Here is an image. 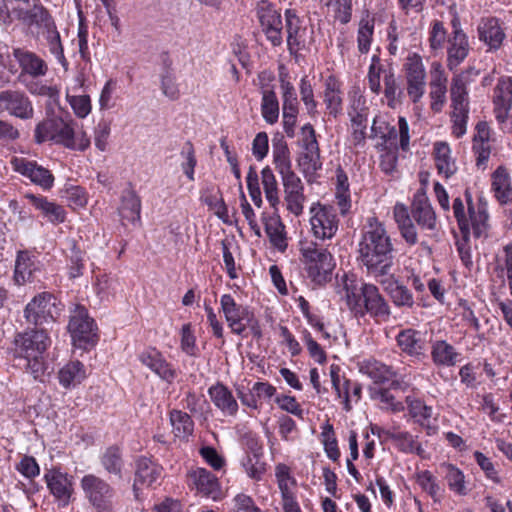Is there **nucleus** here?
<instances>
[{
    "label": "nucleus",
    "instance_id": "1",
    "mask_svg": "<svg viewBox=\"0 0 512 512\" xmlns=\"http://www.w3.org/2000/svg\"><path fill=\"white\" fill-rule=\"evenodd\" d=\"M357 261L374 279L391 274L394 268V248L384 223L368 217L358 242Z\"/></svg>",
    "mask_w": 512,
    "mask_h": 512
},
{
    "label": "nucleus",
    "instance_id": "2",
    "mask_svg": "<svg viewBox=\"0 0 512 512\" xmlns=\"http://www.w3.org/2000/svg\"><path fill=\"white\" fill-rule=\"evenodd\" d=\"M343 289L346 304L356 317L368 314L379 322L389 320L390 306L376 285L345 277Z\"/></svg>",
    "mask_w": 512,
    "mask_h": 512
},
{
    "label": "nucleus",
    "instance_id": "3",
    "mask_svg": "<svg viewBox=\"0 0 512 512\" xmlns=\"http://www.w3.org/2000/svg\"><path fill=\"white\" fill-rule=\"evenodd\" d=\"M51 345V339L44 328H30L17 333L13 341L15 359L23 361V368L35 380L42 381L47 370L45 353Z\"/></svg>",
    "mask_w": 512,
    "mask_h": 512
},
{
    "label": "nucleus",
    "instance_id": "4",
    "mask_svg": "<svg viewBox=\"0 0 512 512\" xmlns=\"http://www.w3.org/2000/svg\"><path fill=\"white\" fill-rule=\"evenodd\" d=\"M452 211L463 237L470 238L471 233L475 238L488 236L490 229L488 204L482 196L475 202L472 194L466 190L463 197L453 199Z\"/></svg>",
    "mask_w": 512,
    "mask_h": 512
},
{
    "label": "nucleus",
    "instance_id": "5",
    "mask_svg": "<svg viewBox=\"0 0 512 512\" xmlns=\"http://www.w3.org/2000/svg\"><path fill=\"white\" fill-rule=\"evenodd\" d=\"M300 252L309 278L317 284L325 283L335 267L332 254L312 241L301 242Z\"/></svg>",
    "mask_w": 512,
    "mask_h": 512
},
{
    "label": "nucleus",
    "instance_id": "6",
    "mask_svg": "<svg viewBox=\"0 0 512 512\" xmlns=\"http://www.w3.org/2000/svg\"><path fill=\"white\" fill-rule=\"evenodd\" d=\"M80 486L92 512H115V490L106 480L87 474Z\"/></svg>",
    "mask_w": 512,
    "mask_h": 512
},
{
    "label": "nucleus",
    "instance_id": "7",
    "mask_svg": "<svg viewBox=\"0 0 512 512\" xmlns=\"http://www.w3.org/2000/svg\"><path fill=\"white\" fill-rule=\"evenodd\" d=\"M256 17L266 40L273 46L279 47L284 42V23L281 9L269 0H261L256 5Z\"/></svg>",
    "mask_w": 512,
    "mask_h": 512
},
{
    "label": "nucleus",
    "instance_id": "8",
    "mask_svg": "<svg viewBox=\"0 0 512 512\" xmlns=\"http://www.w3.org/2000/svg\"><path fill=\"white\" fill-rule=\"evenodd\" d=\"M73 345L80 349H88L97 342V327L83 306H76L68 324Z\"/></svg>",
    "mask_w": 512,
    "mask_h": 512
},
{
    "label": "nucleus",
    "instance_id": "9",
    "mask_svg": "<svg viewBox=\"0 0 512 512\" xmlns=\"http://www.w3.org/2000/svg\"><path fill=\"white\" fill-rule=\"evenodd\" d=\"M59 314L56 298L49 292L35 295L25 306L23 317L27 323L41 327L53 323Z\"/></svg>",
    "mask_w": 512,
    "mask_h": 512
},
{
    "label": "nucleus",
    "instance_id": "10",
    "mask_svg": "<svg viewBox=\"0 0 512 512\" xmlns=\"http://www.w3.org/2000/svg\"><path fill=\"white\" fill-rule=\"evenodd\" d=\"M301 133L302 151L297 158V165L303 175L308 178L312 177L322 168V162L320 160L319 144L313 126L309 123L305 124L301 129Z\"/></svg>",
    "mask_w": 512,
    "mask_h": 512
},
{
    "label": "nucleus",
    "instance_id": "11",
    "mask_svg": "<svg viewBox=\"0 0 512 512\" xmlns=\"http://www.w3.org/2000/svg\"><path fill=\"white\" fill-rule=\"evenodd\" d=\"M406 91L413 103H417L426 91V69L417 53L410 54L404 64Z\"/></svg>",
    "mask_w": 512,
    "mask_h": 512
},
{
    "label": "nucleus",
    "instance_id": "12",
    "mask_svg": "<svg viewBox=\"0 0 512 512\" xmlns=\"http://www.w3.org/2000/svg\"><path fill=\"white\" fill-rule=\"evenodd\" d=\"M310 213L311 229L316 238L325 240L336 235L339 218L334 207L317 204L311 207Z\"/></svg>",
    "mask_w": 512,
    "mask_h": 512
},
{
    "label": "nucleus",
    "instance_id": "13",
    "mask_svg": "<svg viewBox=\"0 0 512 512\" xmlns=\"http://www.w3.org/2000/svg\"><path fill=\"white\" fill-rule=\"evenodd\" d=\"M220 308L232 333L245 335V325L253 313L249 307L238 304L231 294H223L220 298Z\"/></svg>",
    "mask_w": 512,
    "mask_h": 512
},
{
    "label": "nucleus",
    "instance_id": "14",
    "mask_svg": "<svg viewBox=\"0 0 512 512\" xmlns=\"http://www.w3.org/2000/svg\"><path fill=\"white\" fill-rule=\"evenodd\" d=\"M283 27V32L285 31L286 34L287 49L290 55L297 56L301 50L306 48L307 28L295 9L288 8L284 11Z\"/></svg>",
    "mask_w": 512,
    "mask_h": 512
},
{
    "label": "nucleus",
    "instance_id": "15",
    "mask_svg": "<svg viewBox=\"0 0 512 512\" xmlns=\"http://www.w3.org/2000/svg\"><path fill=\"white\" fill-rule=\"evenodd\" d=\"M11 164L16 172L29 179L43 191H49L54 186L55 178L52 172L42 165H39L36 161L25 158H14Z\"/></svg>",
    "mask_w": 512,
    "mask_h": 512
},
{
    "label": "nucleus",
    "instance_id": "16",
    "mask_svg": "<svg viewBox=\"0 0 512 512\" xmlns=\"http://www.w3.org/2000/svg\"><path fill=\"white\" fill-rule=\"evenodd\" d=\"M339 371L340 368L338 366L331 365V383L337 397L341 399L343 409L349 412L352 409V403H358L361 400L362 385L345 377L341 378Z\"/></svg>",
    "mask_w": 512,
    "mask_h": 512
},
{
    "label": "nucleus",
    "instance_id": "17",
    "mask_svg": "<svg viewBox=\"0 0 512 512\" xmlns=\"http://www.w3.org/2000/svg\"><path fill=\"white\" fill-rule=\"evenodd\" d=\"M0 109L22 120L31 119L34 115L31 100L23 91L19 90L0 92Z\"/></svg>",
    "mask_w": 512,
    "mask_h": 512
},
{
    "label": "nucleus",
    "instance_id": "18",
    "mask_svg": "<svg viewBox=\"0 0 512 512\" xmlns=\"http://www.w3.org/2000/svg\"><path fill=\"white\" fill-rule=\"evenodd\" d=\"M78 125L72 119L61 118L54 142L71 150L84 151L90 145V138L84 131L77 130Z\"/></svg>",
    "mask_w": 512,
    "mask_h": 512
},
{
    "label": "nucleus",
    "instance_id": "19",
    "mask_svg": "<svg viewBox=\"0 0 512 512\" xmlns=\"http://www.w3.org/2000/svg\"><path fill=\"white\" fill-rule=\"evenodd\" d=\"M359 372L369 377L374 386L385 384L389 381L392 389L400 388L398 373L391 367L376 359H366L359 363Z\"/></svg>",
    "mask_w": 512,
    "mask_h": 512
},
{
    "label": "nucleus",
    "instance_id": "20",
    "mask_svg": "<svg viewBox=\"0 0 512 512\" xmlns=\"http://www.w3.org/2000/svg\"><path fill=\"white\" fill-rule=\"evenodd\" d=\"M139 361L155 373L160 379L171 384L177 377V371L156 348H147L138 356Z\"/></svg>",
    "mask_w": 512,
    "mask_h": 512
},
{
    "label": "nucleus",
    "instance_id": "21",
    "mask_svg": "<svg viewBox=\"0 0 512 512\" xmlns=\"http://www.w3.org/2000/svg\"><path fill=\"white\" fill-rule=\"evenodd\" d=\"M378 147L381 150L397 151L399 148L405 152L409 150V125L405 117L399 116L397 126H389L384 136H382Z\"/></svg>",
    "mask_w": 512,
    "mask_h": 512
},
{
    "label": "nucleus",
    "instance_id": "22",
    "mask_svg": "<svg viewBox=\"0 0 512 512\" xmlns=\"http://www.w3.org/2000/svg\"><path fill=\"white\" fill-rule=\"evenodd\" d=\"M493 104L495 118L499 123H504L512 110V78L501 77L493 92Z\"/></svg>",
    "mask_w": 512,
    "mask_h": 512
},
{
    "label": "nucleus",
    "instance_id": "23",
    "mask_svg": "<svg viewBox=\"0 0 512 512\" xmlns=\"http://www.w3.org/2000/svg\"><path fill=\"white\" fill-rule=\"evenodd\" d=\"M12 55L21 69L20 77L28 75L36 79L46 75L48 66L36 53L24 48H14Z\"/></svg>",
    "mask_w": 512,
    "mask_h": 512
},
{
    "label": "nucleus",
    "instance_id": "24",
    "mask_svg": "<svg viewBox=\"0 0 512 512\" xmlns=\"http://www.w3.org/2000/svg\"><path fill=\"white\" fill-rule=\"evenodd\" d=\"M470 46L467 35L459 28H455L447 40L446 65L450 71L457 67L467 58Z\"/></svg>",
    "mask_w": 512,
    "mask_h": 512
},
{
    "label": "nucleus",
    "instance_id": "25",
    "mask_svg": "<svg viewBox=\"0 0 512 512\" xmlns=\"http://www.w3.org/2000/svg\"><path fill=\"white\" fill-rule=\"evenodd\" d=\"M375 280L382 285L384 291L396 307L410 309L414 306L413 294L395 278L393 270L390 275L379 277V279Z\"/></svg>",
    "mask_w": 512,
    "mask_h": 512
},
{
    "label": "nucleus",
    "instance_id": "26",
    "mask_svg": "<svg viewBox=\"0 0 512 512\" xmlns=\"http://www.w3.org/2000/svg\"><path fill=\"white\" fill-rule=\"evenodd\" d=\"M287 209L296 216L302 214L305 195L304 185L297 174L281 178Z\"/></svg>",
    "mask_w": 512,
    "mask_h": 512
},
{
    "label": "nucleus",
    "instance_id": "27",
    "mask_svg": "<svg viewBox=\"0 0 512 512\" xmlns=\"http://www.w3.org/2000/svg\"><path fill=\"white\" fill-rule=\"evenodd\" d=\"M45 481L59 505L67 506L73 493L71 477L60 470L52 469L45 474Z\"/></svg>",
    "mask_w": 512,
    "mask_h": 512
},
{
    "label": "nucleus",
    "instance_id": "28",
    "mask_svg": "<svg viewBox=\"0 0 512 512\" xmlns=\"http://www.w3.org/2000/svg\"><path fill=\"white\" fill-rule=\"evenodd\" d=\"M430 74L431 109L435 112H439L446 100L448 79L443 65L437 61L431 64Z\"/></svg>",
    "mask_w": 512,
    "mask_h": 512
},
{
    "label": "nucleus",
    "instance_id": "29",
    "mask_svg": "<svg viewBox=\"0 0 512 512\" xmlns=\"http://www.w3.org/2000/svg\"><path fill=\"white\" fill-rule=\"evenodd\" d=\"M411 215L416 223L425 230H435L436 214L424 192H417L413 197Z\"/></svg>",
    "mask_w": 512,
    "mask_h": 512
},
{
    "label": "nucleus",
    "instance_id": "30",
    "mask_svg": "<svg viewBox=\"0 0 512 512\" xmlns=\"http://www.w3.org/2000/svg\"><path fill=\"white\" fill-rule=\"evenodd\" d=\"M12 13L13 20L17 19L28 27L35 26L38 30L53 18L49 11L39 2H35L27 8L20 6L12 7Z\"/></svg>",
    "mask_w": 512,
    "mask_h": 512
},
{
    "label": "nucleus",
    "instance_id": "31",
    "mask_svg": "<svg viewBox=\"0 0 512 512\" xmlns=\"http://www.w3.org/2000/svg\"><path fill=\"white\" fill-rule=\"evenodd\" d=\"M24 197L51 224L57 225L65 222L66 211L63 206L56 202L49 201L47 197L42 195L26 193Z\"/></svg>",
    "mask_w": 512,
    "mask_h": 512
},
{
    "label": "nucleus",
    "instance_id": "32",
    "mask_svg": "<svg viewBox=\"0 0 512 512\" xmlns=\"http://www.w3.org/2000/svg\"><path fill=\"white\" fill-rule=\"evenodd\" d=\"M40 270V262L28 251H19L15 260L14 282L21 286L35 279Z\"/></svg>",
    "mask_w": 512,
    "mask_h": 512
},
{
    "label": "nucleus",
    "instance_id": "33",
    "mask_svg": "<svg viewBox=\"0 0 512 512\" xmlns=\"http://www.w3.org/2000/svg\"><path fill=\"white\" fill-rule=\"evenodd\" d=\"M208 395L214 406L221 411L224 416L234 417L237 415L238 403L227 386L222 383L212 385L208 389Z\"/></svg>",
    "mask_w": 512,
    "mask_h": 512
},
{
    "label": "nucleus",
    "instance_id": "34",
    "mask_svg": "<svg viewBox=\"0 0 512 512\" xmlns=\"http://www.w3.org/2000/svg\"><path fill=\"white\" fill-rule=\"evenodd\" d=\"M189 478L197 491L213 500L221 495L220 485L217 477L205 468H197L190 472Z\"/></svg>",
    "mask_w": 512,
    "mask_h": 512
},
{
    "label": "nucleus",
    "instance_id": "35",
    "mask_svg": "<svg viewBox=\"0 0 512 512\" xmlns=\"http://www.w3.org/2000/svg\"><path fill=\"white\" fill-rule=\"evenodd\" d=\"M162 467L153 460L141 457L136 462L134 489L138 487H151L162 476Z\"/></svg>",
    "mask_w": 512,
    "mask_h": 512
},
{
    "label": "nucleus",
    "instance_id": "36",
    "mask_svg": "<svg viewBox=\"0 0 512 512\" xmlns=\"http://www.w3.org/2000/svg\"><path fill=\"white\" fill-rule=\"evenodd\" d=\"M39 34L45 39L49 52L67 70L69 63L65 57L61 36L53 18L39 29Z\"/></svg>",
    "mask_w": 512,
    "mask_h": 512
},
{
    "label": "nucleus",
    "instance_id": "37",
    "mask_svg": "<svg viewBox=\"0 0 512 512\" xmlns=\"http://www.w3.org/2000/svg\"><path fill=\"white\" fill-rule=\"evenodd\" d=\"M401 351L410 357L420 359L424 356L425 340L422 332L415 329H404L396 337Z\"/></svg>",
    "mask_w": 512,
    "mask_h": 512
},
{
    "label": "nucleus",
    "instance_id": "38",
    "mask_svg": "<svg viewBox=\"0 0 512 512\" xmlns=\"http://www.w3.org/2000/svg\"><path fill=\"white\" fill-rule=\"evenodd\" d=\"M272 156L275 169L281 178L296 174L292 169L290 151L283 136L273 138Z\"/></svg>",
    "mask_w": 512,
    "mask_h": 512
},
{
    "label": "nucleus",
    "instance_id": "39",
    "mask_svg": "<svg viewBox=\"0 0 512 512\" xmlns=\"http://www.w3.org/2000/svg\"><path fill=\"white\" fill-rule=\"evenodd\" d=\"M393 217L405 242L409 245H415L418 241V235L407 206L396 203L393 208Z\"/></svg>",
    "mask_w": 512,
    "mask_h": 512
},
{
    "label": "nucleus",
    "instance_id": "40",
    "mask_svg": "<svg viewBox=\"0 0 512 512\" xmlns=\"http://www.w3.org/2000/svg\"><path fill=\"white\" fill-rule=\"evenodd\" d=\"M460 353L445 340L431 342V359L437 367H453L459 361Z\"/></svg>",
    "mask_w": 512,
    "mask_h": 512
},
{
    "label": "nucleus",
    "instance_id": "41",
    "mask_svg": "<svg viewBox=\"0 0 512 512\" xmlns=\"http://www.w3.org/2000/svg\"><path fill=\"white\" fill-rule=\"evenodd\" d=\"M119 216L133 225L141 224V199L134 190H125L118 208Z\"/></svg>",
    "mask_w": 512,
    "mask_h": 512
},
{
    "label": "nucleus",
    "instance_id": "42",
    "mask_svg": "<svg viewBox=\"0 0 512 512\" xmlns=\"http://www.w3.org/2000/svg\"><path fill=\"white\" fill-rule=\"evenodd\" d=\"M262 221L264 223L265 232L271 244L279 251L283 252L287 248V240L285 236V227L276 212L272 214L263 213Z\"/></svg>",
    "mask_w": 512,
    "mask_h": 512
},
{
    "label": "nucleus",
    "instance_id": "43",
    "mask_svg": "<svg viewBox=\"0 0 512 512\" xmlns=\"http://www.w3.org/2000/svg\"><path fill=\"white\" fill-rule=\"evenodd\" d=\"M479 39L490 49H498L505 38V33L496 18L483 19L478 27Z\"/></svg>",
    "mask_w": 512,
    "mask_h": 512
},
{
    "label": "nucleus",
    "instance_id": "44",
    "mask_svg": "<svg viewBox=\"0 0 512 512\" xmlns=\"http://www.w3.org/2000/svg\"><path fill=\"white\" fill-rule=\"evenodd\" d=\"M395 447L405 454H416L422 456L425 452L422 444L418 441V436L410 432L401 430L399 426H393L391 440Z\"/></svg>",
    "mask_w": 512,
    "mask_h": 512
},
{
    "label": "nucleus",
    "instance_id": "45",
    "mask_svg": "<svg viewBox=\"0 0 512 512\" xmlns=\"http://www.w3.org/2000/svg\"><path fill=\"white\" fill-rule=\"evenodd\" d=\"M492 190L501 204L512 202L511 178L503 166H499L492 174Z\"/></svg>",
    "mask_w": 512,
    "mask_h": 512
},
{
    "label": "nucleus",
    "instance_id": "46",
    "mask_svg": "<svg viewBox=\"0 0 512 512\" xmlns=\"http://www.w3.org/2000/svg\"><path fill=\"white\" fill-rule=\"evenodd\" d=\"M433 150L435 166L438 173L449 178L457 170L455 160L451 155L450 146L448 143L440 141L434 143Z\"/></svg>",
    "mask_w": 512,
    "mask_h": 512
},
{
    "label": "nucleus",
    "instance_id": "47",
    "mask_svg": "<svg viewBox=\"0 0 512 512\" xmlns=\"http://www.w3.org/2000/svg\"><path fill=\"white\" fill-rule=\"evenodd\" d=\"M375 29V18L369 11H365L359 20L357 29V48L361 54L370 51Z\"/></svg>",
    "mask_w": 512,
    "mask_h": 512
},
{
    "label": "nucleus",
    "instance_id": "48",
    "mask_svg": "<svg viewBox=\"0 0 512 512\" xmlns=\"http://www.w3.org/2000/svg\"><path fill=\"white\" fill-rule=\"evenodd\" d=\"M324 103L328 113L337 117L342 111L341 85L334 76H329L324 84Z\"/></svg>",
    "mask_w": 512,
    "mask_h": 512
},
{
    "label": "nucleus",
    "instance_id": "49",
    "mask_svg": "<svg viewBox=\"0 0 512 512\" xmlns=\"http://www.w3.org/2000/svg\"><path fill=\"white\" fill-rule=\"evenodd\" d=\"M169 420L175 438L187 441L193 434L194 422L188 413L173 409L169 413Z\"/></svg>",
    "mask_w": 512,
    "mask_h": 512
},
{
    "label": "nucleus",
    "instance_id": "50",
    "mask_svg": "<svg viewBox=\"0 0 512 512\" xmlns=\"http://www.w3.org/2000/svg\"><path fill=\"white\" fill-rule=\"evenodd\" d=\"M335 202L342 216H346L351 209V196L348 177L342 168L336 170Z\"/></svg>",
    "mask_w": 512,
    "mask_h": 512
},
{
    "label": "nucleus",
    "instance_id": "51",
    "mask_svg": "<svg viewBox=\"0 0 512 512\" xmlns=\"http://www.w3.org/2000/svg\"><path fill=\"white\" fill-rule=\"evenodd\" d=\"M440 468L444 474V479L452 492L459 496H465L468 494L469 490L465 481V475L458 467L450 463H442Z\"/></svg>",
    "mask_w": 512,
    "mask_h": 512
},
{
    "label": "nucleus",
    "instance_id": "52",
    "mask_svg": "<svg viewBox=\"0 0 512 512\" xmlns=\"http://www.w3.org/2000/svg\"><path fill=\"white\" fill-rule=\"evenodd\" d=\"M86 377L84 365L79 361H72L63 366L58 373L59 383L64 388L80 384Z\"/></svg>",
    "mask_w": 512,
    "mask_h": 512
},
{
    "label": "nucleus",
    "instance_id": "53",
    "mask_svg": "<svg viewBox=\"0 0 512 512\" xmlns=\"http://www.w3.org/2000/svg\"><path fill=\"white\" fill-rule=\"evenodd\" d=\"M467 84L466 74H455L452 78L450 94L453 110H469Z\"/></svg>",
    "mask_w": 512,
    "mask_h": 512
},
{
    "label": "nucleus",
    "instance_id": "54",
    "mask_svg": "<svg viewBox=\"0 0 512 512\" xmlns=\"http://www.w3.org/2000/svg\"><path fill=\"white\" fill-rule=\"evenodd\" d=\"M275 476L280 490L281 500L284 501L296 497L294 488L296 487L297 482L291 475L290 468L283 463H279L275 467Z\"/></svg>",
    "mask_w": 512,
    "mask_h": 512
},
{
    "label": "nucleus",
    "instance_id": "55",
    "mask_svg": "<svg viewBox=\"0 0 512 512\" xmlns=\"http://www.w3.org/2000/svg\"><path fill=\"white\" fill-rule=\"evenodd\" d=\"M370 399L377 401L381 404L382 410L391 411L393 413L401 412L404 410L402 402L396 401L390 389L382 388L380 386H370L368 389Z\"/></svg>",
    "mask_w": 512,
    "mask_h": 512
},
{
    "label": "nucleus",
    "instance_id": "56",
    "mask_svg": "<svg viewBox=\"0 0 512 512\" xmlns=\"http://www.w3.org/2000/svg\"><path fill=\"white\" fill-rule=\"evenodd\" d=\"M261 183L265 193V198L276 211L280 203L279 188L276 177L269 166H266L261 171Z\"/></svg>",
    "mask_w": 512,
    "mask_h": 512
},
{
    "label": "nucleus",
    "instance_id": "57",
    "mask_svg": "<svg viewBox=\"0 0 512 512\" xmlns=\"http://www.w3.org/2000/svg\"><path fill=\"white\" fill-rule=\"evenodd\" d=\"M101 464L108 474L122 477L123 459L121 449L116 446H110L101 455Z\"/></svg>",
    "mask_w": 512,
    "mask_h": 512
},
{
    "label": "nucleus",
    "instance_id": "58",
    "mask_svg": "<svg viewBox=\"0 0 512 512\" xmlns=\"http://www.w3.org/2000/svg\"><path fill=\"white\" fill-rule=\"evenodd\" d=\"M261 114L268 124H275L279 118V101L272 89L262 91Z\"/></svg>",
    "mask_w": 512,
    "mask_h": 512
},
{
    "label": "nucleus",
    "instance_id": "59",
    "mask_svg": "<svg viewBox=\"0 0 512 512\" xmlns=\"http://www.w3.org/2000/svg\"><path fill=\"white\" fill-rule=\"evenodd\" d=\"M183 408L193 416L207 419L210 412V404L204 395L189 391L182 400Z\"/></svg>",
    "mask_w": 512,
    "mask_h": 512
},
{
    "label": "nucleus",
    "instance_id": "60",
    "mask_svg": "<svg viewBox=\"0 0 512 512\" xmlns=\"http://www.w3.org/2000/svg\"><path fill=\"white\" fill-rule=\"evenodd\" d=\"M403 92L398 84L397 78L392 68H388L384 75V95L387 99V105L394 109L401 102Z\"/></svg>",
    "mask_w": 512,
    "mask_h": 512
},
{
    "label": "nucleus",
    "instance_id": "61",
    "mask_svg": "<svg viewBox=\"0 0 512 512\" xmlns=\"http://www.w3.org/2000/svg\"><path fill=\"white\" fill-rule=\"evenodd\" d=\"M406 403L409 415L419 425H426L432 418L433 408L425 404L424 401L410 396L406 397Z\"/></svg>",
    "mask_w": 512,
    "mask_h": 512
},
{
    "label": "nucleus",
    "instance_id": "62",
    "mask_svg": "<svg viewBox=\"0 0 512 512\" xmlns=\"http://www.w3.org/2000/svg\"><path fill=\"white\" fill-rule=\"evenodd\" d=\"M60 121L61 118L54 117L40 122L35 128L34 137L36 142L39 144L46 141L54 142Z\"/></svg>",
    "mask_w": 512,
    "mask_h": 512
},
{
    "label": "nucleus",
    "instance_id": "63",
    "mask_svg": "<svg viewBox=\"0 0 512 512\" xmlns=\"http://www.w3.org/2000/svg\"><path fill=\"white\" fill-rule=\"evenodd\" d=\"M280 89L282 95V112H298V98L293 84L285 77L280 76Z\"/></svg>",
    "mask_w": 512,
    "mask_h": 512
},
{
    "label": "nucleus",
    "instance_id": "64",
    "mask_svg": "<svg viewBox=\"0 0 512 512\" xmlns=\"http://www.w3.org/2000/svg\"><path fill=\"white\" fill-rule=\"evenodd\" d=\"M388 68H385L381 63L379 58L374 55L371 59V64L369 66L368 71V86L372 93L378 95L381 92V78L384 79L385 71Z\"/></svg>",
    "mask_w": 512,
    "mask_h": 512
}]
</instances>
